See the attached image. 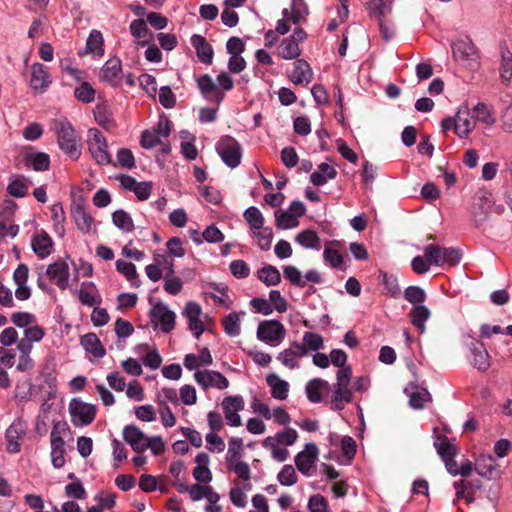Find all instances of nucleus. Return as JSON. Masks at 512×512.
Listing matches in <instances>:
<instances>
[{
	"label": "nucleus",
	"instance_id": "nucleus-1",
	"mask_svg": "<svg viewBox=\"0 0 512 512\" xmlns=\"http://www.w3.org/2000/svg\"><path fill=\"white\" fill-rule=\"evenodd\" d=\"M475 126L476 121L466 106L460 107L454 118H445L441 122L443 130L447 131L453 128L456 135L460 138H468Z\"/></svg>",
	"mask_w": 512,
	"mask_h": 512
},
{
	"label": "nucleus",
	"instance_id": "nucleus-2",
	"mask_svg": "<svg viewBox=\"0 0 512 512\" xmlns=\"http://www.w3.org/2000/svg\"><path fill=\"white\" fill-rule=\"evenodd\" d=\"M57 141L60 148L72 159L80 155L79 139L72 124L67 120L56 123Z\"/></svg>",
	"mask_w": 512,
	"mask_h": 512
},
{
	"label": "nucleus",
	"instance_id": "nucleus-3",
	"mask_svg": "<svg viewBox=\"0 0 512 512\" xmlns=\"http://www.w3.org/2000/svg\"><path fill=\"white\" fill-rule=\"evenodd\" d=\"M424 256L428 263L435 266L456 265L460 259V252L452 247H441L439 245L430 244L424 248Z\"/></svg>",
	"mask_w": 512,
	"mask_h": 512
},
{
	"label": "nucleus",
	"instance_id": "nucleus-4",
	"mask_svg": "<svg viewBox=\"0 0 512 512\" xmlns=\"http://www.w3.org/2000/svg\"><path fill=\"white\" fill-rule=\"evenodd\" d=\"M71 423L75 427H84L91 424L95 417L97 408L91 403L84 402L79 398H73L68 406Z\"/></svg>",
	"mask_w": 512,
	"mask_h": 512
},
{
	"label": "nucleus",
	"instance_id": "nucleus-5",
	"mask_svg": "<svg viewBox=\"0 0 512 512\" xmlns=\"http://www.w3.org/2000/svg\"><path fill=\"white\" fill-rule=\"evenodd\" d=\"M454 59L463 67L475 71L480 66V56L475 45L469 41H458L452 46Z\"/></svg>",
	"mask_w": 512,
	"mask_h": 512
},
{
	"label": "nucleus",
	"instance_id": "nucleus-6",
	"mask_svg": "<svg viewBox=\"0 0 512 512\" xmlns=\"http://www.w3.org/2000/svg\"><path fill=\"white\" fill-rule=\"evenodd\" d=\"M87 144L91 156L98 164L105 165L111 162L107 141L99 130L90 129L88 131Z\"/></svg>",
	"mask_w": 512,
	"mask_h": 512
},
{
	"label": "nucleus",
	"instance_id": "nucleus-7",
	"mask_svg": "<svg viewBox=\"0 0 512 512\" xmlns=\"http://www.w3.org/2000/svg\"><path fill=\"white\" fill-rule=\"evenodd\" d=\"M286 330L277 320L262 321L257 329V338L271 345L280 344L285 338Z\"/></svg>",
	"mask_w": 512,
	"mask_h": 512
},
{
	"label": "nucleus",
	"instance_id": "nucleus-8",
	"mask_svg": "<svg viewBox=\"0 0 512 512\" xmlns=\"http://www.w3.org/2000/svg\"><path fill=\"white\" fill-rule=\"evenodd\" d=\"M306 37L307 34L302 28L295 27L293 33L281 41L278 46V55L286 60L297 58L301 54L299 43L303 42Z\"/></svg>",
	"mask_w": 512,
	"mask_h": 512
},
{
	"label": "nucleus",
	"instance_id": "nucleus-9",
	"mask_svg": "<svg viewBox=\"0 0 512 512\" xmlns=\"http://www.w3.org/2000/svg\"><path fill=\"white\" fill-rule=\"evenodd\" d=\"M194 380L204 390L215 388L224 390L229 387V380L215 370H200L194 373Z\"/></svg>",
	"mask_w": 512,
	"mask_h": 512
},
{
	"label": "nucleus",
	"instance_id": "nucleus-10",
	"mask_svg": "<svg viewBox=\"0 0 512 512\" xmlns=\"http://www.w3.org/2000/svg\"><path fill=\"white\" fill-rule=\"evenodd\" d=\"M244 407L245 402L242 396H227L223 399L222 408L228 425L239 427L242 424V420L238 412L242 411Z\"/></svg>",
	"mask_w": 512,
	"mask_h": 512
},
{
	"label": "nucleus",
	"instance_id": "nucleus-11",
	"mask_svg": "<svg viewBox=\"0 0 512 512\" xmlns=\"http://www.w3.org/2000/svg\"><path fill=\"white\" fill-rule=\"evenodd\" d=\"M319 450L314 443H308L304 449L295 457L297 469L304 475L309 476L314 470L315 463L318 460Z\"/></svg>",
	"mask_w": 512,
	"mask_h": 512
},
{
	"label": "nucleus",
	"instance_id": "nucleus-12",
	"mask_svg": "<svg viewBox=\"0 0 512 512\" xmlns=\"http://www.w3.org/2000/svg\"><path fill=\"white\" fill-rule=\"evenodd\" d=\"M71 216L77 228L84 234H89L94 228V220L92 216L86 211L84 200L79 199L74 201L71 205Z\"/></svg>",
	"mask_w": 512,
	"mask_h": 512
},
{
	"label": "nucleus",
	"instance_id": "nucleus-13",
	"mask_svg": "<svg viewBox=\"0 0 512 512\" xmlns=\"http://www.w3.org/2000/svg\"><path fill=\"white\" fill-rule=\"evenodd\" d=\"M150 316L153 321L160 324L161 330L165 333L170 332L175 327V313L162 302L153 305Z\"/></svg>",
	"mask_w": 512,
	"mask_h": 512
},
{
	"label": "nucleus",
	"instance_id": "nucleus-14",
	"mask_svg": "<svg viewBox=\"0 0 512 512\" xmlns=\"http://www.w3.org/2000/svg\"><path fill=\"white\" fill-rule=\"evenodd\" d=\"M183 314L188 320L190 331L196 338H199L204 332L203 318H206L202 313L200 305L195 302H188Z\"/></svg>",
	"mask_w": 512,
	"mask_h": 512
},
{
	"label": "nucleus",
	"instance_id": "nucleus-15",
	"mask_svg": "<svg viewBox=\"0 0 512 512\" xmlns=\"http://www.w3.org/2000/svg\"><path fill=\"white\" fill-rule=\"evenodd\" d=\"M219 150L222 160L231 168H235L241 161V150L238 142L227 137L219 144Z\"/></svg>",
	"mask_w": 512,
	"mask_h": 512
},
{
	"label": "nucleus",
	"instance_id": "nucleus-16",
	"mask_svg": "<svg viewBox=\"0 0 512 512\" xmlns=\"http://www.w3.org/2000/svg\"><path fill=\"white\" fill-rule=\"evenodd\" d=\"M122 66L118 58H112L106 61L99 73L101 81L107 82L113 87H117L122 81Z\"/></svg>",
	"mask_w": 512,
	"mask_h": 512
},
{
	"label": "nucleus",
	"instance_id": "nucleus-17",
	"mask_svg": "<svg viewBox=\"0 0 512 512\" xmlns=\"http://www.w3.org/2000/svg\"><path fill=\"white\" fill-rule=\"evenodd\" d=\"M471 365L479 371H486L491 366L490 355L482 342L472 340L470 344Z\"/></svg>",
	"mask_w": 512,
	"mask_h": 512
},
{
	"label": "nucleus",
	"instance_id": "nucleus-18",
	"mask_svg": "<svg viewBox=\"0 0 512 512\" xmlns=\"http://www.w3.org/2000/svg\"><path fill=\"white\" fill-rule=\"evenodd\" d=\"M475 470L481 477L489 480L500 477L499 465L491 455H479L475 460Z\"/></svg>",
	"mask_w": 512,
	"mask_h": 512
},
{
	"label": "nucleus",
	"instance_id": "nucleus-19",
	"mask_svg": "<svg viewBox=\"0 0 512 512\" xmlns=\"http://www.w3.org/2000/svg\"><path fill=\"white\" fill-rule=\"evenodd\" d=\"M46 274L62 290L68 287L69 267L64 261H57L47 267Z\"/></svg>",
	"mask_w": 512,
	"mask_h": 512
},
{
	"label": "nucleus",
	"instance_id": "nucleus-20",
	"mask_svg": "<svg viewBox=\"0 0 512 512\" xmlns=\"http://www.w3.org/2000/svg\"><path fill=\"white\" fill-rule=\"evenodd\" d=\"M51 77L41 63H34L31 67L30 85L34 91L43 92L50 84Z\"/></svg>",
	"mask_w": 512,
	"mask_h": 512
},
{
	"label": "nucleus",
	"instance_id": "nucleus-21",
	"mask_svg": "<svg viewBox=\"0 0 512 512\" xmlns=\"http://www.w3.org/2000/svg\"><path fill=\"white\" fill-rule=\"evenodd\" d=\"M196 466L193 469V477L199 483L208 484L212 481V472L209 469L210 457L201 452L195 457Z\"/></svg>",
	"mask_w": 512,
	"mask_h": 512
},
{
	"label": "nucleus",
	"instance_id": "nucleus-22",
	"mask_svg": "<svg viewBox=\"0 0 512 512\" xmlns=\"http://www.w3.org/2000/svg\"><path fill=\"white\" fill-rule=\"evenodd\" d=\"M289 79L296 85L309 84L313 77L310 65L303 59L294 62V68L288 75Z\"/></svg>",
	"mask_w": 512,
	"mask_h": 512
},
{
	"label": "nucleus",
	"instance_id": "nucleus-23",
	"mask_svg": "<svg viewBox=\"0 0 512 512\" xmlns=\"http://www.w3.org/2000/svg\"><path fill=\"white\" fill-rule=\"evenodd\" d=\"M124 440L132 447L137 453L145 451V442L147 436L136 426L128 425L123 429Z\"/></svg>",
	"mask_w": 512,
	"mask_h": 512
},
{
	"label": "nucleus",
	"instance_id": "nucleus-24",
	"mask_svg": "<svg viewBox=\"0 0 512 512\" xmlns=\"http://www.w3.org/2000/svg\"><path fill=\"white\" fill-rule=\"evenodd\" d=\"M25 428L21 422L12 423L6 431L7 450L9 453L20 451L21 440L24 437Z\"/></svg>",
	"mask_w": 512,
	"mask_h": 512
},
{
	"label": "nucleus",
	"instance_id": "nucleus-25",
	"mask_svg": "<svg viewBox=\"0 0 512 512\" xmlns=\"http://www.w3.org/2000/svg\"><path fill=\"white\" fill-rule=\"evenodd\" d=\"M305 356V350L300 347V344L294 342L289 348L283 350L277 357L283 366L294 369L298 366V359Z\"/></svg>",
	"mask_w": 512,
	"mask_h": 512
},
{
	"label": "nucleus",
	"instance_id": "nucleus-26",
	"mask_svg": "<svg viewBox=\"0 0 512 512\" xmlns=\"http://www.w3.org/2000/svg\"><path fill=\"white\" fill-rule=\"evenodd\" d=\"M267 385L270 387L271 396L274 399L283 401L289 393V383L281 379L277 374L271 373L266 377Z\"/></svg>",
	"mask_w": 512,
	"mask_h": 512
},
{
	"label": "nucleus",
	"instance_id": "nucleus-27",
	"mask_svg": "<svg viewBox=\"0 0 512 512\" xmlns=\"http://www.w3.org/2000/svg\"><path fill=\"white\" fill-rule=\"evenodd\" d=\"M500 56V79L504 85H508L512 79V52L506 45H501Z\"/></svg>",
	"mask_w": 512,
	"mask_h": 512
},
{
	"label": "nucleus",
	"instance_id": "nucleus-28",
	"mask_svg": "<svg viewBox=\"0 0 512 512\" xmlns=\"http://www.w3.org/2000/svg\"><path fill=\"white\" fill-rule=\"evenodd\" d=\"M291 24H294V19L292 15L289 14V9L284 8L282 10V18L277 21L275 29L266 32L265 39H269V37L273 36V41H277L279 36L285 35L290 31Z\"/></svg>",
	"mask_w": 512,
	"mask_h": 512
},
{
	"label": "nucleus",
	"instance_id": "nucleus-29",
	"mask_svg": "<svg viewBox=\"0 0 512 512\" xmlns=\"http://www.w3.org/2000/svg\"><path fill=\"white\" fill-rule=\"evenodd\" d=\"M52 245V239L43 230L38 232L32 239L33 251L41 258H45L51 253Z\"/></svg>",
	"mask_w": 512,
	"mask_h": 512
},
{
	"label": "nucleus",
	"instance_id": "nucleus-30",
	"mask_svg": "<svg viewBox=\"0 0 512 512\" xmlns=\"http://www.w3.org/2000/svg\"><path fill=\"white\" fill-rule=\"evenodd\" d=\"M212 363L213 358L207 348H203L199 355L187 354L184 358V366L188 370H195L201 366H209Z\"/></svg>",
	"mask_w": 512,
	"mask_h": 512
},
{
	"label": "nucleus",
	"instance_id": "nucleus-31",
	"mask_svg": "<svg viewBox=\"0 0 512 512\" xmlns=\"http://www.w3.org/2000/svg\"><path fill=\"white\" fill-rule=\"evenodd\" d=\"M412 325L423 333L426 329L425 322L430 318L431 312L424 305H415L408 314Z\"/></svg>",
	"mask_w": 512,
	"mask_h": 512
},
{
	"label": "nucleus",
	"instance_id": "nucleus-32",
	"mask_svg": "<svg viewBox=\"0 0 512 512\" xmlns=\"http://www.w3.org/2000/svg\"><path fill=\"white\" fill-rule=\"evenodd\" d=\"M234 484L235 485L230 489L229 498L234 506L244 508L248 503L246 493L251 490L252 485L250 483H244L240 486L238 481H235Z\"/></svg>",
	"mask_w": 512,
	"mask_h": 512
},
{
	"label": "nucleus",
	"instance_id": "nucleus-33",
	"mask_svg": "<svg viewBox=\"0 0 512 512\" xmlns=\"http://www.w3.org/2000/svg\"><path fill=\"white\" fill-rule=\"evenodd\" d=\"M191 42L196 49L200 61L204 64H210L213 59V50L206 39L200 35H194L191 38Z\"/></svg>",
	"mask_w": 512,
	"mask_h": 512
},
{
	"label": "nucleus",
	"instance_id": "nucleus-34",
	"mask_svg": "<svg viewBox=\"0 0 512 512\" xmlns=\"http://www.w3.org/2000/svg\"><path fill=\"white\" fill-rule=\"evenodd\" d=\"M245 312H231L222 319V326L225 333L230 337H237L241 331V317Z\"/></svg>",
	"mask_w": 512,
	"mask_h": 512
},
{
	"label": "nucleus",
	"instance_id": "nucleus-35",
	"mask_svg": "<svg viewBox=\"0 0 512 512\" xmlns=\"http://www.w3.org/2000/svg\"><path fill=\"white\" fill-rule=\"evenodd\" d=\"M336 170L333 166L327 163H321L316 171H314L310 176V181L315 186L324 185L328 180L334 179L336 177Z\"/></svg>",
	"mask_w": 512,
	"mask_h": 512
},
{
	"label": "nucleus",
	"instance_id": "nucleus-36",
	"mask_svg": "<svg viewBox=\"0 0 512 512\" xmlns=\"http://www.w3.org/2000/svg\"><path fill=\"white\" fill-rule=\"evenodd\" d=\"M181 492H187L190 499L192 501H199L202 498H206L207 500H212L215 498L214 489L209 485H200V484H192L190 486H185L183 489H180Z\"/></svg>",
	"mask_w": 512,
	"mask_h": 512
},
{
	"label": "nucleus",
	"instance_id": "nucleus-37",
	"mask_svg": "<svg viewBox=\"0 0 512 512\" xmlns=\"http://www.w3.org/2000/svg\"><path fill=\"white\" fill-rule=\"evenodd\" d=\"M80 343L85 351L92 354L95 358H101L105 354V349L99 338L93 333L82 336Z\"/></svg>",
	"mask_w": 512,
	"mask_h": 512
},
{
	"label": "nucleus",
	"instance_id": "nucleus-38",
	"mask_svg": "<svg viewBox=\"0 0 512 512\" xmlns=\"http://www.w3.org/2000/svg\"><path fill=\"white\" fill-rule=\"evenodd\" d=\"M329 384L323 379H313L306 384L307 398L313 403H319L322 400V392L327 390Z\"/></svg>",
	"mask_w": 512,
	"mask_h": 512
},
{
	"label": "nucleus",
	"instance_id": "nucleus-39",
	"mask_svg": "<svg viewBox=\"0 0 512 512\" xmlns=\"http://www.w3.org/2000/svg\"><path fill=\"white\" fill-rule=\"evenodd\" d=\"M393 0H371L368 3L369 14L377 21L384 20V16L392 10Z\"/></svg>",
	"mask_w": 512,
	"mask_h": 512
},
{
	"label": "nucleus",
	"instance_id": "nucleus-40",
	"mask_svg": "<svg viewBox=\"0 0 512 512\" xmlns=\"http://www.w3.org/2000/svg\"><path fill=\"white\" fill-rule=\"evenodd\" d=\"M78 297L83 305L93 306L100 302L98 291L93 282L83 283L78 292Z\"/></svg>",
	"mask_w": 512,
	"mask_h": 512
},
{
	"label": "nucleus",
	"instance_id": "nucleus-41",
	"mask_svg": "<svg viewBox=\"0 0 512 512\" xmlns=\"http://www.w3.org/2000/svg\"><path fill=\"white\" fill-rule=\"evenodd\" d=\"M490 196L491 195L488 192H484L472 204L471 213L477 221L483 220L485 218V216L487 215L490 205H491Z\"/></svg>",
	"mask_w": 512,
	"mask_h": 512
},
{
	"label": "nucleus",
	"instance_id": "nucleus-42",
	"mask_svg": "<svg viewBox=\"0 0 512 512\" xmlns=\"http://www.w3.org/2000/svg\"><path fill=\"white\" fill-rule=\"evenodd\" d=\"M295 242L306 249H320V238L314 230H304L295 237Z\"/></svg>",
	"mask_w": 512,
	"mask_h": 512
},
{
	"label": "nucleus",
	"instance_id": "nucleus-43",
	"mask_svg": "<svg viewBox=\"0 0 512 512\" xmlns=\"http://www.w3.org/2000/svg\"><path fill=\"white\" fill-rule=\"evenodd\" d=\"M352 398V391L349 389V386L335 385L332 408L334 410H342L346 403L352 401Z\"/></svg>",
	"mask_w": 512,
	"mask_h": 512
},
{
	"label": "nucleus",
	"instance_id": "nucleus-44",
	"mask_svg": "<svg viewBox=\"0 0 512 512\" xmlns=\"http://www.w3.org/2000/svg\"><path fill=\"white\" fill-rule=\"evenodd\" d=\"M103 36L100 31L92 30L86 41V53H91L95 57H101L104 54Z\"/></svg>",
	"mask_w": 512,
	"mask_h": 512
},
{
	"label": "nucleus",
	"instance_id": "nucleus-45",
	"mask_svg": "<svg viewBox=\"0 0 512 512\" xmlns=\"http://www.w3.org/2000/svg\"><path fill=\"white\" fill-rule=\"evenodd\" d=\"M473 118L490 127L496 122L492 108L484 103H478L473 108Z\"/></svg>",
	"mask_w": 512,
	"mask_h": 512
},
{
	"label": "nucleus",
	"instance_id": "nucleus-46",
	"mask_svg": "<svg viewBox=\"0 0 512 512\" xmlns=\"http://www.w3.org/2000/svg\"><path fill=\"white\" fill-rule=\"evenodd\" d=\"M26 164L35 171H46L50 165L49 155L43 152L28 153L25 156Z\"/></svg>",
	"mask_w": 512,
	"mask_h": 512
},
{
	"label": "nucleus",
	"instance_id": "nucleus-47",
	"mask_svg": "<svg viewBox=\"0 0 512 512\" xmlns=\"http://www.w3.org/2000/svg\"><path fill=\"white\" fill-rule=\"evenodd\" d=\"M258 279L267 286H275L280 283L281 275L279 270L272 265H265L257 272Z\"/></svg>",
	"mask_w": 512,
	"mask_h": 512
},
{
	"label": "nucleus",
	"instance_id": "nucleus-48",
	"mask_svg": "<svg viewBox=\"0 0 512 512\" xmlns=\"http://www.w3.org/2000/svg\"><path fill=\"white\" fill-rule=\"evenodd\" d=\"M243 217L249 225L250 231L259 230L264 227L265 219L262 212L254 206L247 208Z\"/></svg>",
	"mask_w": 512,
	"mask_h": 512
},
{
	"label": "nucleus",
	"instance_id": "nucleus-49",
	"mask_svg": "<svg viewBox=\"0 0 512 512\" xmlns=\"http://www.w3.org/2000/svg\"><path fill=\"white\" fill-rule=\"evenodd\" d=\"M44 335V329L39 325L33 324L24 330V337L17 344H25L29 346V349H32L33 343L40 342Z\"/></svg>",
	"mask_w": 512,
	"mask_h": 512
},
{
	"label": "nucleus",
	"instance_id": "nucleus-50",
	"mask_svg": "<svg viewBox=\"0 0 512 512\" xmlns=\"http://www.w3.org/2000/svg\"><path fill=\"white\" fill-rule=\"evenodd\" d=\"M302 341L300 347L305 350V356L310 352L319 350L323 346L322 336L315 332H305Z\"/></svg>",
	"mask_w": 512,
	"mask_h": 512
},
{
	"label": "nucleus",
	"instance_id": "nucleus-51",
	"mask_svg": "<svg viewBox=\"0 0 512 512\" xmlns=\"http://www.w3.org/2000/svg\"><path fill=\"white\" fill-rule=\"evenodd\" d=\"M242 452V440L240 438H231L228 443V450L225 457L227 466L235 462L241 461Z\"/></svg>",
	"mask_w": 512,
	"mask_h": 512
},
{
	"label": "nucleus",
	"instance_id": "nucleus-52",
	"mask_svg": "<svg viewBox=\"0 0 512 512\" xmlns=\"http://www.w3.org/2000/svg\"><path fill=\"white\" fill-rule=\"evenodd\" d=\"M116 269L118 272L123 274L125 278L132 283V285L136 287L139 286L138 273L133 263L119 259L116 261Z\"/></svg>",
	"mask_w": 512,
	"mask_h": 512
},
{
	"label": "nucleus",
	"instance_id": "nucleus-53",
	"mask_svg": "<svg viewBox=\"0 0 512 512\" xmlns=\"http://www.w3.org/2000/svg\"><path fill=\"white\" fill-rule=\"evenodd\" d=\"M17 350L19 351L20 355L16 369L21 372L31 370L34 366L33 360L30 356L32 349H29V346L25 344H17Z\"/></svg>",
	"mask_w": 512,
	"mask_h": 512
},
{
	"label": "nucleus",
	"instance_id": "nucleus-54",
	"mask_svg": "<svg viewBox=\"0 0 512 512\" xmlns=\"http://www.w3.org/2000/svg\"><path fill=\"white\" fill-rule=\"evenodd\" d=\"M251 233L256 238L257 244L262 251L270 249L273 240V232L270 227L264 226L259 230L251 231Z\"/></svg>",
	"mask_w": 512,
	"mask_h": 512
},
{
	"label": "nucleus",
	"instance_id": "nucleus-55",
	"mask_svg": "<svg viewBox=\"0 0 512 512\" xmlns=\"http://www.w3.org/2000/svg\"><path fill=\"white\" fill-rule=\"evenodd\" d=\"M80 82V86L74 90L75 98L82 103L93 102L96 94L95 89L85 79Z\"/></svg>",
	"mask_w": 512,
	"mask_h": 512
},
{
	"label": "nucleus",
	"instance_id": "nucleus-56",
	"mask_svg": "<svg viewBox=\"0 0 512 512\" xmlns=\"http://www.w3.org/2000/svg\"><path fill=\"white\" fill-rule=\"evenodd\" d=\"M112 220L115 226L124 232L134 230V223L131 216L124 210H117L112 214Z\"/></svg>",
	"mask_w": 512,
	"mask_h": 512
},
{
	"label": "nucleus",
	"instance_id": "nucleus-57",
	"mask_svg": "<svg viewBox=\"0 0 512 512\" xmlns=\"http://www.w3.org/2000/svg\"><path fill=\"white\" fill-rule=\"evenodd\" d=\"M289 14L292 15V18L294 19V25L296 26L304 21L308 15V8L304 0H292L291 6L289 8Z\"/></svg>",
	"mask_w": 512,
	"mask_h": 512
},
{
	"label": "nucleus",
	"instance_id": "nucleus-58",
	"mask_svg": "<svg viewBox=\"0 0 512 512\" xmlns=\"http://www.w3.org/2000/svg\"><path fill=\"white\" fill-rule=\"evenodd\" d=\"M263 446L269 449L272 457L279 462L285 461L289 456V451L286 448H281L271 437L264 439Z\"/></svg>",
	"mask_w": 512,
	"mask_h": 512
},
{
	"label": "nucleus",
	"instance_id": "nucleus-59",
	"mask_svg": "<svg viewBox=\"0 0 512 512\" xmlns=\"http://www.w3.org/2000/svg\"><path fill=\"white\" fill-rule=\"evenodd\" d=\"M275 217L276 225L281 229H291L299 225V220L288 210L276 212Z\"/></svg>",
	"mask_w": 512,
	"mask_h": 512
},
{
	"label": "nucleus",
	"instance_id": "nucleus-60",
	"mask_svg": "<svg viewBox=\"0 0 512 512\" xmlns=\"http://www.w3.org/2000/svg\"><path fill=\"white\" fill-rule=\"evenodd\" d=\"M500 129L506 134H512V101H509L499 115Z\"/></svg>",
	"mask_w": 512,
	"mask_h": 512
},
{
	"label": "nucleus",
	"instance_id": "nucleus-61",
	"mask_svg": "<svg viewBox=\"0 0 512 512\" xmlns=\"http://www.w3.org/2000/svg\"><path fill=\"white\" fill-rule=\"evenodd\" d=\"M206 448L211 453H222L225 450L224 440L217 434L210 432L205 436Z\"/></svg>",
	"mask_w": 512,
	"mask_h": 512
},
{
	"label": "nucleus",
	"instance_id": "nucleus-62",
	"mask_svg": "<svg viewBox=\"0 0 512 512\" xmlns=\"http://www.w3.org/2000/svg\"><path fill=\"white\" fill-rule=\"evenodd\" d=\"M65 494L69 498L78 500L85 499L87 495L86 490L79 479H75V481H72L65 486Z\"/></svg>",
	"mask_w": 512,
	"mask_h": 512
},
{
	"label": "nucleus",
	"instance_id": "nucleus-63",
	"mask_svg": "<svg viewBox=\"0 0 512 512\" xmlns=\"http://www.w3.org/2000/svg\"><path fill=\"white\" fill-rule=\"evenodd\" d=\"M404 297L408 302L415 306L422 305V303L425 301L426 294L420 287L410 286L404 291Z\"/></svg>",
	"mask_w": 512,
	"mask_h": 512
},
{
	"label": "nucleus",
	"instance_id": "nucleus-64",
	"mask_svg": "<svg viewBox=\"0 0 512 512\" xmlns=\"http://www.w3.org/2000/svg\"><path fill=\"white\" fill-rule=\"evenodd\" d=\"M308 509L310 512H329L328 503L320 494H315L309 498Z\"/></svg>",
	"mask_w": 512,
	"mask_h": 512
}]
</instances>
